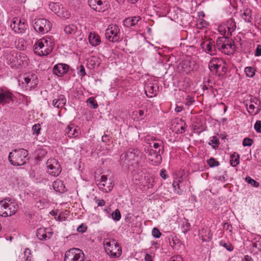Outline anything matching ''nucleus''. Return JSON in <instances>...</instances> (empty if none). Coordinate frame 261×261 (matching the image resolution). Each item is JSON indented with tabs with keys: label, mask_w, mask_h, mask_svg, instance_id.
I'll use <instances>...</instances> for the list:
<instances>
[{
	"label": "nucleus",
	"mask_w": 261,
	"mask_h": 261,
	"mask_svg": "<svg viewBox=\"0 0 261 261\" xmlns=\"http://www.w3.org/2000/svg\"><path fill=\"white\" fill-rule=\"evenodd\" d=\"M219 143V140L217 137L213 136L210 140L208 144L213 145V144L217 145Z\"/></svg>",
	"instance_id": "6e6d98bb"
},
{
	"label": "nucleus",
	"mask_w": 261,
	"mask_h": 261,
	"mask_svg": "<svg viewBox=\"0 0 261 261\" xmlns=\"http://www.w3.org/2000/svg\"><path fill=\"white\" fill-rule=\"evenodd\" d=\"M54 42L49 38L43 37L38 40L33 46V50L36 55L45 56L53 50Z\"/></svg>",
	"instance_id": "f257e3e1"
},
{
	"label": "nucleus",
	"mask_w": 261,
	"mask_h": 261,
	"mask_svg": "<svg viewBox=\"0 0 261 261\" xmlns=\"http://www.w3.org/2000/svg\"><path fill=\"white\" fill-rule=\"evenodd\" d=\"M158 86L156 84L149 83L145 87V91L146 96L148 97H152L156 96L158 93Z\"/></svg>",
	"instance_id": "bb28decb"
},
{
	"label": "nucleus",
	"mask_w": 261,
	"mask_h": 261,
	"mask_svg": "<svg viewBox=\"0 0 261 261\" xmlns=\"http://www.w3.org/2000/svg\"><path fill=\"white\" fill-rule=\"evenodd\" d=\"M208 67L211 71L215 73H217L220 69L224 72L226 71V63L221 58H212L209 62Z\"/></svg>",
	"instance_id": "4468645a"
},
{
	"label": "nucleus",
	"mask_w": 261,
	"mask_h": 261,
	"mask_svg": "<svg viewBox=\"0 0 261 261\" xmlns=\"http://www.w3.org/2000/svg\"><path fill=\"white\" fill-rule=\"evenodd\" d=\"M57 15L60 17H62L64 19H67L69 18L70 16V13L66 9H64L63 8H62V9H60L59 12Z\"/></svg>",
	"instance_id": "c03bdc74"
},
{
	"label": "nucleus",
	"mask_w": 261,
	"mask_h": 261,
	"mask_svg": "<svg viewBox=\"0 0 261 261\" xmlns=\"http://www.w3.org/2000/svg\"><path fill=\"white\" fill-rule=\"evenodd\" d=\"M254 128L256 132L261 133V120H257L254 125Z\"/></svg>",
	"instance_id": "8fccbe9b"
},
{
	"label": "nucleus",
	"mask_w": 261,
	"mask_h": 261,
	"mask_svg": "<svg viewBox=\"0 0 261 261\" xmlns=\"http://www.w3.org/2000/svg\"><path fill=\"white\" fill-rule=\"evenodd\" d=\"M160 175L161 176L164 178L166 179L168 177V175L166 173V170L165 169H162L160 172Z\"/></svg>",
	"instance_id": "0e129e2a"
},
{
	"label": "nucleus",
	"mask_w": 261,
	"mask_h": 261,
	"mask_svg": "<svg viewBox=\"0 0 261 261\" xmlns=\"http://www.w3.org/2000/svg\"><path fill=\"white\" fill-rule=\"evenodd\" d=\"M219 245L225 248L229 251H232L234 249L233 246L230 243H226L223 240H221L219 242Z\"/></svg>",
	"instance_id": "37998d69"
},
{
	"label": "nucleus",
	"mask_w": 261,
	"mask_h": 261,
	"mask_svg": "<svg viewBox=\"0 0 261 261\" xmlns=\"http://www.w3.org/2000/svg\"><path fill=\"white\" fill-rule=\"evenodd\" d=\"M114 182L111 178L108 179L106 175H102L98 183L99 188L103 192H110L113 188Z\"/></svg>",
	"instance_id": "a211bd4d"
},
{
	"label": "nucleus",
	"mask_w": 261,
	"mask_h": 261,
	"mask_svg": "<svg viewBox=\"0 0 261 261\" xmlns=\"http://www.w3.org/2000/svg\"><path fill=\"white\" fill-rule=\"evenodd\" d=\"M207 163L211 167H216L219 165V163L213 158H211L207 161Z\"/></svg>",
	"instance_id": "603ef678"
},
{
	"label": "nucleus",
	"mask_w": 261,
	"mask_h": 261,
	"mask_svg": "<svg viewBox=\"0 0 261 261\" xmlns=\"http://www.w3.org/2000/svg\"><path fill=\"white\" fill-rule=\"evenodd\" d=\"M94 200L98 206H102L106 204L105 201L103 199H100L97 198V197H95Z\"/></svg>",
	"instance_id": "4d7b16f0"
},
{
	"label": "nucleus",
	"mask_w": 261,
	"mask_h": 261,
	"mask_svg": "<svg viewBox=\"0 0 261 261\" xmlns=\"http://www.w3.org/2000/svg\"><path fill=\"white\" fill-rule=\"evenodd\" d=\"M53 231L50 228H39L36 231V236L41 241H45L50 239L53 235Z\"/></svg>",
	"instance_id": "412c9836"
},
{
	"label": "nucleus",
	"mask_w": 261,
	"mask_h": 261,
	"mask_svg": "<svg viewBox=\"0 0 261 261\" xmlns=\"http://www.w3.org/2000/svg\"><path fill=\"white\" fill-rule=\"evenodd\" d=\"M88 4L93 10L98 12H101L104 11L105 6L107 5V3L102 0H89Z\"/></svg>",
	"instance_id": "4be33fe9"
},
{
	"label": "nucleus",
	"mask_w": 261,
	"mask_h": 261,
	"mask_svg": "<svg viewBox=\"0 0 261 261\" xmlns=\"http://www.w3.org/2000/svg\"><path fill=\"white\" fill-rule=\"evenodd\" d=\"M41 127L40 124H36L33 126L32 130L34 134L38 135L40 133Z\"/></svg>",
	"instance_id": "864d4df0"
},
{
	"label": "nucleus",
	"mask_w": 261,
	"mask_h": 261,
	"mask_svg": "<svg viewBox=\"0 0 261 261\" xmlns=\"http://www.w3.org/2000/svg\"><path fill=\"white\" fill-rule=\"evenodd\" d=\"M236 28V23L233 19H230L226 22L219 25L218 30L222 35L229 36L232 35Z\"/></svg>",
	"instance_id": "9d476101"
},
{
	"label": "nucleus",
	"mask_w": 261,
	"mask_h": 261,
	"mask_svg": "<svg viewBox=\"0 0 261 261\" xmlns=\"http://www.w3.org/2000/svg\"><path fill=\"white\" fill-rule=\"evenodd\" d=\"M255 105L253 103L249 105L247 108L248 112L252 115H256L258 114L260 110V108L257 102H255Z\"/></svg>",
	"instance_id": "c9c22d12"
},
{
	"label": "nucleus",
	"mask_w": 261,
	"mask_h": 261,
	"mask_svg": "<svg viewBox=\"0 0 261 261\" xmlns=\"http://www.w3.org/2000/svg\"><path fill=\"white\" fill-rule=\"evenodd\" d=\"M194 101L193 97L190 95H187L186 98V105L187 106L191 105Z\"/></svg>",
	"instance_id": "5fc2aeb1"
},
{
	"label": "nucleus",
	"mask_w": 261,
	"mask_h": 261,
	"mask_svg": "<svg viewBox=\"0 0 261 261\" xmlns=\"http://www.w3.org/2000/svg\"><path fill=\"white\" fill-rule=\"evenodd\" d=\"M121 214L118 209H116L111 214V218L115 221H119L121 219Z\"/></svg>",
	"instance_id": "a18cd8bd"
},
{
	"label": "nucleus",
	"mask_w": 261,
	"mask_h": 261,
	"mask_svg": "<svg viewBox=\"0 0 261 261\" xmlns=\"http://www.w3.org/2000/svg\"><path fill=\"white\" fill-rule=\"evenodd\" d=\"M207 25V22L203 19H200L197 23V26L198 29H202Z\"/></svg>",
	"instance_id": "09e8293b"
},
{
	"label": "nucleus",
	"mask_w": 261,
	"mask_h": 261,
	"mask_svg": "<svg viewBox=\"0 0 261 261\" xmlns=\"http://www.w3.org/2000/svg\"><path fill=\"white\" fill-rule=\"evenodd\" d=\"M19 85L27 90L35 88L38 83L37 76L34 74H26L18 80Z\"/></svg>",
	"instance_id": "423d86ee"
},
{
	"label": "nucleus",
	"mask_w": 261,
	"mask_h": 261,
	"mask_svg": "<svg viewBox=\"0 0 261 261\" xmlns=\"http://www.w3.org/2000/svg\"><path fill=\"white\" fill-rule=\"evenodd\" d=\"M64 31L67 34H74L77 31V27L74 24L66 25L64 27Z\"/></svg>",
	"instance_id": "e433bc0d"
},
{
	"label": "nucleus",
	"mask_w": 261,
	"mask_h": 261,
	"mask_svg": "<svg viewBox=\"0 0 261 261\" xmlns=\"http://www.w3.org/2000/svg\"><path fill=\"white\" fill-rule=\"evenodd\" d=\"M218 49L226 55L232 54L235 50V45L231 40L223 36L219 37L216 41Z\"/></svg>",
	"instance_id": "39448f33"
},
{
	"label": "nucleus",
	"mask_w": 261,
	"mask_h": 261,
	"mask_svg": "<svg viewBox=\"0 0 261 261\" xmlns=\"http://www.w3.org/2000/svg\"><path fill=\"white\" fill-rule=\"evenodd\" d=\"M46 165L48 172L53 176H58L61 172V167L58 161L55 159L48 160Z\"/></svg>",
	"instance_id": "dca6fc26"
},
{
	"label": "nucleus",
	"mask_w": 261,
	"mask_h": 261,
	"mask_svg": "<svg viewBox=\"0 0 261 261\" xmlns=\"http://www.w3.org/2000/svg\"><path fill=\"white\" fill-rule=\"evenodd\" d=\"M18 208V204L15 200L6 198L0 201V216H11L15 214Z\"/></svg>",
	"instance_id": "7ed1b4c3"
},
{
	"label": "nucleus",
	"mask_w": 261,
	"mask_h": 261,
	"mask_svg": "<svg viewBox=\"0 0 261 261\" xmlns=\"http://www.w3.org/2000/svg\"><path fill=\"white\" fill-rule=\"evenodd\" d=\"M170 261H184L180 255L173 256L170 259Z\"/></svg>",
	"instance_id": "052dcab7"
},
{
	"label": "nucleus",
	"mask_w": 261,
	"mask_h": 261,
	"mask_svg": "<svg viewBox=\"0 0 261 261\" xmlns=\"http://www.w3.org/2000/svg\"><path fill=\"white\" fill-rule=\"evenodd\" d=\"M86 227L81 225L77 227V231L79 232H84L86 230Z\"/></svg>",
	"instance_id": "338daca9"
},
{
	"label": "nucleus",
	"mask_w": 261,
	"mask_h": 261,
	"mask_svg": "<svg viewBox=\"0 0 261 261\" xmlns=\"http://www.w3.org/2000/svg\"><path fill=\"white\" fill-rule=\"evenodd\" d=\"M87 105L91 108L96 109L98 107V104L95 99L92 97H89L87 99Z\"/></svg>",
	"instance_id": "a19ab883"
},
{
	"label": "nucleus",
	"mask_w": 261,
	"mask_h": 261,
	"mask_svg": "<svg viewBox=\"0 0 261 261\" xmlns=\"http://www.w3.org/2000/svg\"><path fill=\"white\" fill-rule=\"evenodd\" d=\"M58 220L60 221H63L65 220V217L60 214L58 217Z\"/></svg>",
	"instance_id": "774afa93"
},
{
	"label": "nucleus",
	"mask_w": 261,
	"mask_h": 261,
	"mask_svg": "<svg viewBox=\"0 0 261 261\" xmlns=\"http://www.w3.org/2000/svg\"><path fill=\"white\" fill-rule=\"evenodd\" d=\"M53 187L56 191L60 193H64L66 191V188L63 182L59 179L53 183Z\"/></svg>",
	"instance_id": "473e14b6"
},
{
	"label": "nucleus",
	"mask_w": 261,
	"mask_h": 261,
	"mask_svg": "<svg viewBox=\"0 0 261 261\" xmlns=\"http://www.w3.org/2000/svg\"><path fill=\"white\" fill-rule=\"evenodd\" d=\"M66 103V99L64 95H60L52 101L53 106L56 108H62Z\"/></svg>",
	"instance_id": "c756f323"
},
{
	"label": "nucleus",
	"mask_w": 261,
	"mask_h": 261,
	"mask_svg": "<svg viewBox=\"0 0 261 261\" xmlns=\"http://www.w3.org/2000/svg\"><path fill=\"white\" fill-rule=\"evenodd\" d=\"M148 157L149 162L153 165L157 166L162 162V156L160 151H154L153 148L148 149Z\"/></svg>",
	"instance_id": "aec40b11"
},
{
	"label": "nucleus",
	"mask_w": 261,
	"mask_h": 261,
	"mask_svg": "<svg viewBox=\"0 0 261 261\" xmlns=\"http://www.w3.org/2000/svg\"><path fill=\"white\" fill-rule=\"evenodd\" d=\"M17 60L15 67H25L28 66L29 63L28 57L23 53H20L19 55H17Z\"/></svg>",
	"instance_id": "a878e982"
},
{
	"label": "nucleus",
	"mask_w": 261,
	"mask_h": 261,
	"mask_svg": "<svg viewBox=\"0 0 261 261\" xmlns=\"http://www.w3.org/2000/svg\"><path fill=\"white\" fill-rule=\"evenodd\" d=\"M152 235L155 238H159L161 236V233L158 228H153L152 230Z\"/></svg>",
	"instance_id": "3c124183"
},
{
	"label": "nucleus",
	"mask_w": 261,
	"mask_h": 261,
	"mask_svg": "<svg viewBox=\"0 0 261 261\" xmlns=\"http://www.w3.org/2000/svg\"><path fill=\"white\" fill-rule=\"evenodd\" d=\"M88 40L90 44L94 47L99 45L101 43L100 36L95 33L90 32L88 35Z\"/></svg>",
	"instance_id": "7c9ffc66"
},
{
	"label": "nucleus",
	"mask_w": 261,
	"mask_h": 261,
	"mask_svg": "<svg viewBox=\"0 0 261 261\" xmlns=\"http://www.w3.org/2000/svg\"><path fill=\"white\" fill-rule=\"evenodd\" d=\"M253 143V141L252 139L248 138H245L243 139L242 144L243 146L246 147L251 146L252 145Z\"/></svg>",
	"instance_id": "de8ad7c7"
},
{
	"label": "nucleus",
	"mask_w": 261,
	"mask_h": 261,
	"mask_svg": "<svg viewBox=\"0 0 261 261\" xmlns=\"http://www.w3.org/2000/svg\"><path fill=\"white\" fill-rule=\"evenodd\" d=\"M49 8L50 10H51L53 12L57 14L59 12L61 9L59 4L54 2L49 3Z\"/></svg>",
	"instance_id": "ea45409f"
},
{
	"label": "nucleus",
	"mask_w": 261,
	"mask_h": 261,
	"mask_svg": "<svg viewBox=\"0 0 261 261\" xmlns=\"http://www.w3.org/2000/svg\"><path fill=\"white\" fill-rule=\"evenodd\" d=\"M14 95L7 88H0V105L9 107L14 102Z\"/></svg>",
	"instance_id": "1a4fd4ad"
},
{
	"label": "nucleus",
	"mask_w": 261,
	"mask_h": 261,
	"mask_svg": "<svg viewBox=\"0 0 261 261\" xmlns=\"http://www.w3.org/2000/svg\"><path fill=\"white\" fill-rule=\"evenodd\" d=\"M256 69L250 66H248L245 68L244 72L246 74V77L249 78L253 77L255 74Z\"/></svg>",
	"instance_id": "58836bf2"
},
{
	"label": "nucleus",
	"mask_w": 261,
	"mask_h": 261,
	"mask_svg": "<svg viewBox=\"0 0 261 261\" xmlns=\"http://www.w3.org/2000/svg\"><path fill=\"white\" fill-rule=\"evenodd\" d=\"M245 181L248 184L250 185L251 186H252L253 187L257 188L259 186L258 182L256 181L254 179H252L250 176H247L245 178Z\"/></svg>",
	"instance_id": "49530a36"
},
{
	"label": "nucleus",
	"mask_w": 261,
	"mask_h": 261,
	"mask_svg": "<svg viewBox=\"0 0 261 261\" xmlns=\"http://www.w3.org/2000/svg\"><path fill=\"white\" fill-rule=\"evenodd\" d=\"M139 151L134 148L129 149L124 154H122L121 158L128 161H134L139 154Z\"/></svg>",
	"instance_id": "cd10ccee"
},
{
	"label": "nucleus",
	"mask_w": 261,
	"mask_h": 261,
	"mask_svg": "<svg viewBox=\"0 0 261 261\" xmlns=\"http://www.w3.org/2000/svg\"><path fill=\"white\" fill-rule=\"evenodd\" d=\"M138 115L139 117H140L141 119H142V116H146L147 115V110H139L138 111Z\"/></svg>",
	"instance_id": "bf43d9fd"
},
{
	"label": "nucleus",
	"mask_w": 261,
	"mask_h": 261,
	"mask_svg": "<svg viewBox=\"0 0 261 261\" xmlns=\"http://www.w3.org/2000/svg\"><path fill=\"white\" fill-rule=\"evenodd\" d=\"M106 39L111 42H116L120 39V31L117 25H109L105 31Z\"/></svg>",
	"instance_id": "0eeeda50"
},
{
	"label": "nucleus",
	"mask_w": 261,
	"mask_h": 261,
	"mask_svg": "<svg viewBox=\"0 0 261 261\" xmlns=\"http://www.w3.org/2000/svg\"><path fill=\"white\" fill-rule=\"evenodd\" d=\"M145 142L149 145L148 149L153 148L154 151H161L164 148V142L162 140L152 135H147L145 139Z\"/></svg>",
	"instance_id": "9b49d317"
},
{
	"label": "nucleus",
	"mask_w": 261,
	"mask_h": 261,
	"mask_svg": "<svg viewBox=\"0 0 261 261\" xmlns=\"http://www.w3.org/2000/svg\"><path fill=\"white\" fill-rule=\"evenodd\" d=\"M153 256L148 253L145 254L144 260L145 261H152Z\"/></svg>",
	"instance_id": "e2e57ef3"
},
{
	"label": "nucleus",
	"mask_w": 261,
	"mask_h": 261,
	"mask_svg": "<svg viewBox=\"0 0 261 261\" xmlns=\"http://www.w3.org/2000/svg\"><path fill=\"white\" fill-rule=\"evenodd\" d=\"M239 159H240L239 155L237 153L234 152L233 154H232L230 155V165L233 167L236 166L240 163Z\"/></svg>",
	"instance_id": "4c0bfd02"
},
{
	"label": "nucleus",
	"mask_w": 261,
	"mask_h": 261,
	"mask_svg": "<svg viewBox=\"0 0 261 261\" xmlns=\"http://www.w3.org/2000/svg\"><path fill=\"white\" fill-rule=\"evenodd\" d=\"M241 17L247 23L252 20V10L249 8L244 7L240 12Z\"/></svg>",
	"instance_id": "393cba45"
},
{
	"label": "nucleus",
	"mask_w": 261,
	"mask_h": 261,
	"mask_svg": "<svg viewBox=\"0 0 261 261\" xmlns=\"http://www.w3.org/2000/svg\"><path fill=\"white\" fill-rule=\"evenodd\" d=\"M8 159L13 166H21L29 160L28 152L22 148L15 149L10 152Z\"/></svg>",
	"instance_id": "f03ea898"
},
{
	"label": "nucleus",
	"mask_w": 261,
	"mask_h": 261,
	"mask_svg": "<svg viewBox=\"0 0 261 261\" xmlns=\"http://www.w3.org/2000/svg\"><path fill=\"white\" fill-rule=\"evenodd\" d=\"M103 245L106 252L112 257H118L121 255V247L116 240L110 238L105 239Z\"/></svg>",
	"instance_id": "20e7f679"
},
{
	"label": "nucleus",
	"mask_w": 261,
	"mask_h": 261,
	"mask_svg": "<svg viewBox=\"0 0 261 261\" xmlns=\"http://www.w3.org/2000/svg\"><path fill=\"white\" fill-rule=\"evenodd\" d=\"M69 66L63 63L58 64L54 66L53 71L58 76H62L68 71Z\"/></svg>",
	"instance_id": "b1692460"
},
{
	"label": "nucleus",
	"mask_w": 261,
	"mask_h": 261,
	"mask_svg": "<svg viewBox=\"0 0 261 261\" xmlns=\"http://www.w3.org/2000/svg\"><path fill=\"white\" fill-rule=\"evenodd\" d=\"M78 74L81 76H84L86 74L85 68L83 66H82V65L81 66L80 69L79 70V71L78 72Z\"/></svg>",
	"instance_id": "680f3d73"
},
{
	"label": "nucleus",
	"mask_w": 261,
	"mask_h": 261,
	"mask_svg": "<svg viewBox=\"0 0 261 261\" xmlns=\"http://www.w3.org/2000/svg\"><path fill=\"white\" fill-rule=\"evenodd\" d=\"M242 261H254V260L251 256L248 255H246L244 256Z\"/></svg>",
	"instance_id": "69168bd1"
},
{
	"label": "nucleus",
	"mask_w": 261,
	"mask_h": 261,
	"mask_svg": "<svg viewBox=\"0 0 261 261\" xmlns=\"http://www.w3.org/2000/svg\"><path fill=\"white\" fill-rule=\"evenodd\" d=\"M65 133L70 138H75L77 137L80 134L79 128L72 124H70L67 126L65 129Z\"/></svg>",
	"instance_id": "c85d7f7f"
},
{
	"label": "nucleus",
	"mask_w": 261,
	"mask_h": 261,
	"mask_svg": "<svg viewBox=\"0 0 261 261\" xmlns=\"http://www.w3.org/2000/svg\"><path fill=\"white\" fill-rule=\"evenodd\" d=\"M254 55L256 57L261 56V45L258 44L257 45Z\"/></svg>",
	"instance_id": "13d9d810"
},
{
	"label": "nucleus",
	"mask_w": 261,
	"mask_h": 261,
	"mask_svg": "<svg viewBox=\"0 0 261 261\" xmlns=\"http://www.w3.org/2000/svg\"><path fill=\"white\" fill-rule=\"evenodd\" d=\"M83 251L79 248H71L65 253L64 261H77L84 257Z\"/></svg>",
	"instance_id": "f8f14e48"
},
{
	"label": "nucleus",
	"mask_w": 261,
	"mask_h": 261,
	"mask_svg": "<svg viewBox=\"0 0 261 261\" xmlns=\"http://www.w3.org/2000/svg\"><path fill=\"white\" fill-rule=\"evenodd\" d=\"M187 127V126L184 121L178 120L175 126V130L178 134H182L186 131Z\"/></svg>",
	"instance_id": "72a5a7b5"
},
{
	"label": "nucleus",
	"mask_w": 261,
	"mask_h": 261,
	"mask_svg": "<svg viewBox=\"0 0 261 261\" xmlns=\"http://www.w3.org/2000/svg\"><path fill=\"white\" fill-rule=\"evenodd\" d=\"M200 45L202 49L207 54L212 56L216 53V49L214 41L212 39H206L203 41Z\"/></svg>",
	"instance_id": "6ab92c4d"
},
{
	"label": "nucleus",
	"mask_w": 261,
	"mask_h": 261,
	"mask_svg": "<svg viewBox=\"0 0 261 261\" xmlns=\"http://www.w3.org/2000/svg\"><path fill=\"white\" fill-rule=\"evenodd\" d=\"M27 27L28 24L24 20H22L17 17L14 18L10 23L11 29L18 34L24 33Z\"/></svg>",
	"instance_id": "2eb2a0df"
},
{
	"label": "nucleus",
	"mask_w": 261,
	"mask_h": 261,
	"mask_svg": "<svg viewBox=\"0 0 261 261\" xmlns=\"http://www.w3.org/2000/svg\"><path fill=\"white\" fill-rule=\"evenodd\" d=\"M32 255L31 251L28 248L25 249L23 252V259L24 261H31Z\"/></svg>",
	"instance_id": "79ce46f5"
},
{
	"label": "nucleus",
	"mask_w": 261,
	"mask_h": 261,
	"mask_svg": "<svg viewBox=\"0 0 261 261\" xmlns=\"http://www.w3.org/2000/svg\"><path fill=\"white\" fill-rule=\"evenodd\" d=\"M51 23L45 18H39L36 20L34 28L38 32L44 34L48 32L51 29Z\"/></svg>",
	"instance_id": "ddd939ff"
},
{
	"label": "nucleus",
	"mask_w": 261,
	"mask_h": 261,
	"mask_svg": "<svg viewBox=\"0 0 261 261\" xmlns=\"http://www.w3.org/2000/svg\"><path fill=\"white\" fill-rule=\"evenodd\" d=\"M140 18L139 16L128 17L125 18L123 21V25L126 27H133L137 25Z\"/></svg>",
	"instance_id": "2f4dec72"
},
{
	"label": "nucleus",
	"mask_w": 261,
	"mask_h": 261,
	"mask_svg": "<svg viewBox=\"0 0 261 261\" xmlns=\"http://www.w3.org/2000/svg\"><path fill=\"white\" fill-rule=\"evenodd\" d=\"M170 246L175 250H179L182 245L180 241L176 237H172L171 240L169 241Z\"/></svg>",
	"instance_id": "f704fd0d"
},
{
	"label": "nucleus",
	"mask_w": 261,
	"mask_h": 261,
	"mask_svg": "<svg viewBox=\"0 0 261 261\" xmlns=\"http://www.w3.org/2000/svg\"><path fill=\"white\" fill-rule=\"evenodd\" d=\"M183 179L181 176L174 178L172 187L174 192L178 195H181L185 189L182 185H180Z\"/></svg>",
	"instance_id": "5701e85b"
},
{
	"label": "nucleus",
	"mask_w": 261,
	"mask_h": 261,
	"mask_svg": "<svg viewBox=\"0 0 261 261\" xmlns=\"http://www.w3.org/2000/svg\"><path fill=\"white\" fill-rule=\"evenodd\" d=\"M194 65V62L192 60L191 57L188 56L179 62L177 66V70L181 74H188L193 71Z\"/></svg>",
	"instance_id": "6e6552de"
},
{
	"label": "nucleus",
	"mask_w": 261,
	"mask_h": 261,
	"mask_svg": "<svg viewBox=\"0 0 261 261\" xmlns=\"http://www.w3.org/2000/svg\"><path fill=\"white\" fill-rule=\"evenodd\" d=\"M17 54L15 50L10 48H7L3 51V56L6 63L13 68L16 66Z\"/></svg>",
	"instance_id": "f3484780"
}]
</instances>
